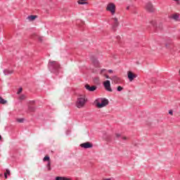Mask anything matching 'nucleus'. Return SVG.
<instances>
[{"instance_id":"39448f33","label":"nucleus","mask_w":180,"mask_h":180,"mask_svg":"<svg viewBox=\"0 0 180 180\" xmlns=\"http://www.w3.org/2000/svg\"><path fill=\"white\" fill-rule=\"evenodd\" d=\"M111 25H112V29L114 30H116V29L117 28V26H119V20L117 19V18H112L111 19Z\"/></svg>"},{"instance_id":"f8f14e48","label":"nucleus","mask_w":180,"mask_h":180,"mask_svg":"<svg viewBox=\"0 0 180 180\" xmlns=\"http://www.w3.org/2000/svg\"><path fill=\"white\" fill-rule=\"evenodd\" d=\"M171 18L172 19H174V20H176V22H178V20H179V15L178 14H173Z\"/></svg>"},{"instance_id":"f3484780","label":"nucleus","mask_w":180,"mask_h":180,"mask_svg":"<svg viewBox=\"0 0 180 180\" xmlns=\"http://www.w3.org/2000/svg\"><path fill=\"white\" fill-rule=\"evenodd\" d=\"M93 64L95 65V67H99V61H98L96 59L93 60Z\"/></svg>"},{"instance_id":"7c9ffc66","label":"nucleus","mask_w":180,"mask_h":180,"mask_svg":"<svg viewBox=\"0 0 180 180\" xmlns=\"http://www.w3.org/2000/svg\"><path fill=\"white\" fill-rule=\"evenodd\" d=\"M175 1V2H177V5H179V0H173Z\"/></svg>"},{"instance_id":"cd10ccee","label":"nucleus","mask_w":180,"mask_h":180,"mask_svg":"<svg viewBox=\"0 0 180 180\" xmlns=\"http://www.w3.org/2000/svg\"><path fill=\"white\" fill-rule=\"evenodd\" d=\"M22 91H23V89H22V87H20L18 90V91L17 92V94H20V92H22Z\"/></svg>"},{"instance_id":"ddd939ff","label":"nucleus","mask_w":180,"mask_h":180,"mask_svg":"<svg viewBox=\"0 0 180 180\" xmlns=\"http://www.w3.org/2000/svg\"><path fill=\"white\" fill-rule=\"evenodd\" d=\"M79 5H88V2H86V0H79L77 1Z\"/></svg>"},{"instance_id":"6ab92c4d","label":"nucleus","mask_w":180,"mask_h":180,"mask_svg":"<svg viewBox=\"0 0 180 180\" xmlns=\"http://www.w3.org/2000/svg\"><path fill=\"white\" fill-rule=\"evenodd\" d=\"M6 100L2 98V97H0V104L1 105H5V103H6Z\"/></svg>"},{"instance_id":"c85d7f7f","label":"nucleus","mask_w":180,"mask_h":180,"mask_svg":"<svg viewBox=\"0 0 180 180\" xmlns=\"http://www.w3.org/2000/svg\"><path fill=\"white\" fill-rule=\"evenodd\" d=\"M4 177L6 179H8V174L6 173H4Z\"/></svg>"},{"instance_id":"e433bc0d","label":"nucleus","mask_w":180,"mask_h":180,"mask_svg":"<svg viewBox=\"0 0 180 180\" xmlns=\"http://www.w3.org/2000/svg\"><path fill=\"white\" fill-rule=\"evenodd\" d=\"M0 140H2V136L0 135Z\"/></svg>"},{"instance_id":"f704fd0d","label":"nucleus","mask_w":180,"mask_h":180,"mask_svg":"<svg viewBox=\"0 0 180 180\" xmlns=\"http://www.w3.org/2000/svg\"><path fill=\"white\" fill-rule=\"evenodd\" d=\"M129 9H130V6H128L127 7V10L129 11Z\"/></svg>"},{"instance_id":"58836bf2","label":"nucleus","mask_w":180,"mask_h":180,"mask_svg":"<svg viewBox=\"0 0 180 180\" xmlns=\"http://www.w3.org/2000/svg\"><path fill=\"white\" fill-rule=\"evenodd\" d=\"M2 175H3L2 174H0V177L2 176Z\"/></svg>"},{"instance_id":"2f4dec72","label":"nucleus","mask_w":180,"mask_h":180,"mask_svg":"<svg viewBox=\"0 0 180 180\" xmlns=\"http://www.w3.org/2000/svg\"><path fill=\"white\" fill-rule=\"evenodd\" d=\"M122 140H127V137H126V136H122Z\"/></svg>"},{"instance_id":"7ed1b4c3","label":"nucleus","mask_w":180,"mask_h":180,"mask_svg":"<svg viewBox=\"0 0 180 180\" xmlns=\"http://www.w3.org/2000/svg\"><path fill=\"white\" fill-rule=\"evenodd\" d=\"M87 101L88 100L86 99L85 96H82L81 97H79L77 98V102H76L77 108H78L79 109H81V108H84V106H85V103H86Z\"/></svg>"},{"instance_id":"b1692460","label":"nucleus","mask_w":180,"mask_h":180,"mask_svg":"<svg viewBox=\"0 0 180 180\" xmlns=\"http://www.w3.org/2000/svg\"><path fill=\"white\" fill-rule=\"evenodd\" d=\"M24 120H25L23 118H20V119H18L17 122H18V123H23Z\"/></svg>"},{"instance_id":"20e7f679","label":"nucleus","mask_w":180,"mask_h":180,"mask_svg":"<svg viewBox=\"0 0 180 180\" xmlns=\"http://www.w3.org/2000/svg\"><path fill=\"white\" fill-rule=\"evenodd\" d=\"M106 11L110 12L111 15H115L116 13V5L113 3H109L107 5Z\"/></svg>"},{"instance_id":"c756f323","label":"nucleus","mask_w":180,"mask_h":180,"mask_svg":"<svg viewBox=\"0 0 180 180\" xmlns=\"http://www.w3.org/2000/svg\"><path fill=\"white\" fill-rule=\"evenodd\" d=\"M115 136L117 139H119V137H120V134H116Z\"/></svg>"},{"instance_id":"2eb2a0df","label":"nucleus","mask_w":180,"mask_h":180,"mask_svg":"<svg viewBox=\"0 0 180 180\" xmlns=\"http://www.w3.org/2000/svg\"><path fill=\"white\" fill-rule=\"evenodd\" d=\"M13 72L12 70H4V73L5 75H9V74H12Z\"/></svg>"},{"instance_id":"a211bd4d","label":"nucleus","mask_w":180,"mask_h":180,"mask_svg":"<svg viewBox=\"0 0 180 180\" xmlns=\"http://www.w3.org/2000/svg\"><path fill=\"white\" fill-rule=\"evenodd\" d=\"M28 110H29V112H34V110H36V108L29 105Z\"/></svg>"},{"instance_id":"ea45409f","label":"nucleus","mask_w":180,"mask_h":180,"mask_svg":"<svg viewBox=\"0 0 180 180\" xmlns=\"http://www.w3.org/2000/svg\"><path fill=\"white\" fill-rule=\"evenodd\" d=\"M166 47H168V44H166Z\"/></svg>"},{"instance_id":"1a4fd4ad","label":"nucleus","mask_w":180,"mask_h":180,"mask_svg":"<svg viewBox=\"0 0 180 180\" xmlns=\"http://www.w3.org/2000/svg\"><path fill=\"white\" fill-rule=\"evenodd\" d=\"M84 87L86 88V89H87V91H89V92H94V91H96V86H89V84H86L84 86Z\"/></svg>"},{"instance_id":"bb28decb","label":"nucleus","mask_w":180,"mask_h":180,"mask_svg":"<svg viewBox=\"0 0 180 180\" xmlns=\"http://www.w3.org/2000/svg\"><path fill=\"white\" fill-rule=\"evenodd\" d=\"M169 115H171V116L174 115V112L172 111V110H169Z\"/></svg>"},{"instance_id":"6e6552de","label":"nucleus","mask_w":180,"mask_h":180,"mask_svg":"<svg viewBox=\"0 0 180 180\" xmlns=\"http://www.w3.org/2000/svg\"><path fill=\"white\" fill-rule=\"evenodd\" d=\"M145 8L146 11H148V12L155 11V8H154V6H153V4L151 3H147Z\"/></svg>"},{"instance_id":"72a5a7b5","label":"nucleus","mask_w":180,"mask_h":180,"mask_svg":"<svg viewBox=\"0 0 180 180\" xmlns=\"http://www.w3.org/2000/svg\"><path fill=\"white\" fill-rule=\"evenodd\" d=\"M104 71H105V69L101 70V74H102V72H103Z\"/></svg>"},{"instance_id":"9d476101","label":"nucleus","mask_w":180,"mask_h":180,"mask_svg":"<svg viewBox=\"0 0 180 180\" xmlns=\"http://www.w3.org/2000/svg\"><path fill=\"white\" fill-rule=\"evenodd\" d=\"M80 147H82V148H92L93 145L89 142H86V143H82L80 145Z\"/></svg>"},{"instance_id":"393cba45","label":"nucleus","mask_w":180,"mask_h":180,"mask_svg":"<svg viewBox=\"0 0 180 180\" xmlns=\"http://www.w3.org/2000/svg\"><path fill=\"white\" fill-rule=\"evenodd\" d=\"M51 163L50 162H48L47 167H48V169L49 171H50V169H51Z\"/></svg>"},{"instance_id":"0eeeda50","label":"nucleus","mask_w":180,"mask_h":180,"mask_svg":"<svg viewBox=\"0 0 180 180\" xmlns=\"http://www.w3.org/2000/svg\"><path fill=\"white\" fill-rule=\"evenodd\" d=\"M103 86L105 89V91H108V92H112V87H110V81L106 80L103 82Z\"/></svg>"},{"instance_id":"f257e3e1","label":"nucleus","mask_w":180,"mask_h":180,"mask_svg":"<svg viewBox=\"0 0 180 180\" xmlns=\"http://www.w3.org/2000/svg\"><path fill=\"white\" fill-rule=\"evenodd\" d=\"M48 68L51 72L57 74L60 70V63H58L57 61L50 60L48 64Z\"/></svg>"},{"instance_id":"f03ea898","label":"nucleus","mask_w":180,"mask_h":180,"mask_svg":"<svg viewBox=\"0 0 180 180\" xmlns=\"http://www.w3.org/2000/svg\"><path fill=\"white\" fill-rule=\"evenodd\" d=\"M96 106L98 109H102V108H105L107 105H109V100L106 98H100L96 100Z\"/></svg>"},{"instance_id":"aec40b11","label":"nucleus","mask_w":180,"mask_h":180,"mask_svg":"<svg viewBox=\"0 0 180 180\" xmlns=\"http://www.w3.org/2000/svg\"><path fill=\"white\" fill-rule=\"evenodd\" d=\"M150 25H152L153 26H157V21L155 20H151L150 22Z\"/></svg>"},{"instance_id":"4c0bfd02","label":"nucleus","mask_w":180,"mask_h":180,"mask_svg":"<svg viewBox=\"0 0 180 180\" xmlns=\"http://www.w3.org/2000/svg\"><path fill=\"white\" fill-rule=\"evenodd\" d=\"M104 180H110V179H104Z\"/></svg>"},{"instance_id":"a19ab883","label":"nucleus","mask_w":180,"mask_h":180,"mask_svg":"<svg viewBox=\"0 0 180 180\" xmlns=\"http://www.w3.org/2000/svg\"><path fill=\"white\" fill-rule=\"evenodd\" d=\"M39 40L41 41V38H39Z\"/></svg>"},{"instance_id":"473e14b6","label":"nucleus","mask_w":180,"mask_h":180,"mask_svg":"<svg viewBox=\"0 0 180 180\" xmlns=\"http://www.w3.org/2000/svg\"><path fill=\"white\" fill-rule=\"evenodd\" d=\"M108 72H110V74H112V72H113V70H108Z\"/></svg>"},{"instance_id":"c9c22d12","label":"nucleus","mask_w":180,"mask_h":180,"mask_svg":"<svg viewBox=\"0 0 180 180\" xmlns=\"http://www.w3.org/2000/svg\"><path fill=\"white\" fill-rule=\"evenodd\" d=\"M105 78L109 79V75H105Z\"/></svg>"},{"instance_id":"412c9836","label":"nucleus","mask_w":180,"mask_h":180,"mask_svg":"<svg viewBox=\"0 0 180 180\" xmlns=\"http://www.w3.org/2000/svg\"><path fill=\"white\" fill-rule=\"evenodd\" d=\"M19 99L20 101H24V99H26V96L25 95L22 94L21 96H20Z\"/></svg>"},{"instance_id":"dca6fc26","label":"nucleus","mask_w":180,"mask_h":180,"mask_svg":"<svg viewBox=\"0 0 180 180\" xmlns=\"http://www.w3.org/2000/svg\"><path fill=\"white\" fill-rule=\"evenodd\" d=\"M36 18H37V15H30V16H28V19L31 22L34 20V19H36Z\"/></svg>"},{"instance_id":"a878e982","label":"nucleus","mask_w":180,"mask_h":180,"mask_svg":"<svg viewBox=\"0 0 180 180\" xmlns=\"http://www.w3.org/2000/svg\"><path fill=\"white\" fill-rule=\"evenodd\" d=\"M5 174H6L7 175H11V171L7 169L6 170Z\"/></svg>"},{"instance_id":"9b49d317","label":"nucleus","mask_w":180,"mask_h":180,"mask_svg":"<svg viewBox=\"0 0 180 180\" xmlns=\"http://www.w3.org/2000/svg\"><path fill=\"white\" fill-rule=\"evenodd\" d=\"M112 80L113 81L114 84H119V82H120V77L117 76H113L112 77Z\"/></svg>"},{"instance_id":"4468645a","label":"nucleus","mask_w":180,"mask_h":180,"mask_svg":"<svg viewBox=\"0 0 180 180\" xmlns=\"http://www.w3.org/2000/svg\"><path fill=\"white\" fill-rule=\"evenodd\" d=\"M56 180H71V179H68L67 177H63V176H57L56 178Z\"/></svg>"},{"instance_id":"5701e85b","label":"nucleus","mask_w":180,"mask_h":180,"mask_svg":"<svg viewBox=\"0 0 180 180\" xmlns=\"http://www.w3.org/2000/svg\"><path fill=\"white\" fill-rule=\"evenodd\" d=\"M117 91H118V92H120L121 91H123V87L119 86L117 88Z\"/></svg>"},{"instance_id":"4be33fe9","label":"nucleus","mask_w":180,"mask_h":180,"mask_svg":"<svg viewBox=\"0 0 180 180\" xmlns=\"http://www.w3.org/2000/svg\"><path fill=\"white\" fill-rule=\"evenodd\" d=\"M43 161L46 162V161H50V157L49 156H45L43 159Z\"/></svg>"},{"instance_id":"423d86ee","label":"nucleus","mask_w":180,"mask_h":180,"mask_svg":"<svg viewBox=\"0 0 180 180\" xmlns=\"http://www.w3.org/2000/svg\"><path fill=\"white\" fill-rule=\"evenodd\" d=\"M127 75L130 82H133V81L134 80V78H137V75L133 73V72L131 71H128Z\"/></svg>"}]
</instances>
